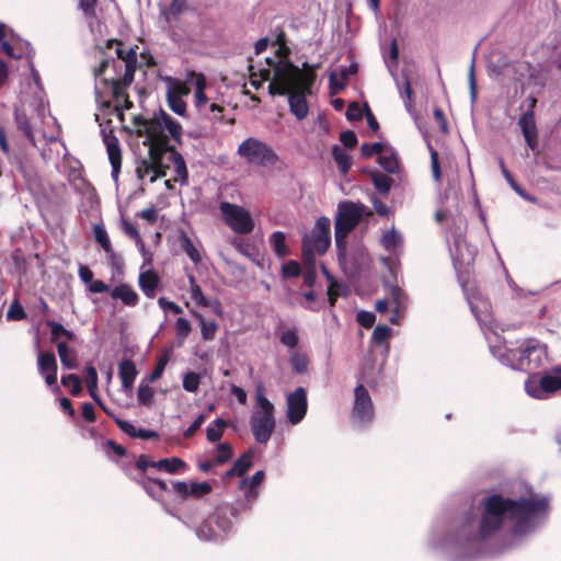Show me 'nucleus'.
Here are the masks:
<instances>
[{
    "label": "nucleus",
    "mask_w": 561,
    "mask_h": 561,
    "mask_svg": "<svg viewBox=\"0 0 561 561\" xmlns=\"http://www.w3.org/2000/svg\"><path fill=\"white\" fill-rule=\"evenodd\" d=\"M524 388L526 393L534 399H548L553 393L561 391V368H554L540 377L529 376Z\"/></svg>",
    "instance_id": "f8f14e48"
},
{
    "label": "nucleus",
    "mask_w": 561,
    "mask_h": 561,
    "mask_svg": "<svg viewBox=\"0 0 561 561\" xmlns=\"http://www.w3.org/2000/svg\"><path fill=\"white\" fill-rule=\"evenodd\" d=\"M331 221L328 217H320L309 234L302 238L304 264H312L316 256L327 252L331 243Z\"/></svg>",
    "instance_id": "1a4fd4ad"
},
{
    "label": "nucleus",
    "mask_w": 561,
    "mask_h": 561,
    "mask_svg": "<svg viewBox=\"0 0 561 561\" xmlns=\"http://www.w3.org/2000/svg\"><path fill=\"white\" fill-rule=\"evenodd\" d=\"M14 118H15V123H16L18 128L23 131L25 137L32 144H35L33 130H32V128H31V126H30V124L27 122L26 115L23 112H21L20 110L15 108V111H14Z\"/></svg>",
    "instance_id": "c9c22d12"
},
{
    "label": "nucleus",
    "mask_w": 561,
    "mask_h": 561,
    "mask_svg": "<svg viewBox=\"0 0 561 561\" xmlns=\"http://www.w3.org/2000/svg\"><path fill=\"white\" fill-rule=\"evenodd\" d=\"M523 136L538 135L535 122V113L533 110H527L518 119Z\"/></svg>",
    "instance_id": "c85d7f7f"
},
{
    "label": "nucleus",
    "mask_w": 561,
    "mask_h": 561,
    "mask_svg": "<svg viewBox=\"0 0 561 561\" xmlns=\"http://www.w3.org/2000/svg\"><path fill=\"white\" fill-rule=\"evenodd\" d=\"M255 409L250 417V427L256 443L266 444L275 430L274 404L265 397L261 387L255 393Z\"/></svg>",
    "instance_id": "6e6552de"
},
{
    "label": "nucleus",
    "mask_w": 561,
    "mask_h": 561,
    "mask_svg": "<svg viewBox=\"0 0 561 561\" xmlns=\"http://www.w3.org/2000/svg\"><path fill=\"white\" fill-rule=\"evenodd\" d=\"M471 311L476 316L478 322L482 327H493V316L491 312L490 302L482 297L481 294H473L472 297L468 298Z\"/></svg>",
    "instance_id": "dca6fc26"
},
{
    "label": "nucleus",
    "mask_w": 561,
    "mask_h": 561,
    "mask_svg": "<svg viewBox=\"0 0 561 561\" xmlns=\"http://www.w3.org/2000/svg\"><path fill=\"white\" fill-rule=\"evenodd\" d=\"M118 373L123 388L125 390L130 389L137 376L135 364L130 359L122 360L118 367Z\"/></svg>",
    "instance_id": "b1692460"
},
{
    "label": "nucleus",
    "mask_w": 561,
    "mask_h": 561,
    "mask_svg": "<svg viewBox=\"0 0 561 561\" xmlns=\"http://www.w3.org/2000/svg\"><path fill=\"white\" fill-rule=\"evenodd\" d=\"M476 254L477 249L467 244L463 239L457 238L455 240V251L453 253V259L456 268L469 266L473 262Z\"/></svg>",
    "instance_id": "f3484780"
},
{
    "label": "nucleus",
    "mask_w": 561,
    "mask_h": 561,
    "mask_svg": "<svg viewBox=\"0 0 561 561\" xmlns=\"http://www.w3.org/2000/svg\"><path fill=\"white\" fill-rule=\"evenodd\" d=\"M87 387L89 390L90 396L93 398V400L101 404V399L98 396V373L96 369L93 366L87 367Z\"/></svg>",
    "instance_id": "f704fd0d"
},
{
    "label": "nucleus",
    "mask_w": 561,
    "mask_h": 561,
    "mask_svg": "<svg viewBox=\"0 0 561 561\" xmlns=\"http://www.w3.org/2000/svg\"><path fill=\"white\" fill-rule=\"evenodd\" d=\"M188 280H190V285H191V288H190L191 298L202 307H209L210 301H209V299H207L204 296L202 288L199 285L196 284L195 278L193 276H190Z\"/></svg>",
    "instance_id": "58836bf2"
},
{
    "label": "nucleus",
    "mask_w": 561,
    "mask_h": 561,
    "mask_svg": "<svg viewBox=\"0 0 561 561\" xmlns=\"http://www.w3.org/2000/svg\"><path fill=\"white\" fill-rule=\"evenodd\" d=\"M345 295V286L335 282H331L328 286V297L331 306H334L339 296Z\"/></svg>",
    "instance_id": "864d4df0"
},
{
    "label": "nucleus",
    "mask_w": 561,
    "mask_h": 561,
    "mask_svg": "<svg viewBox=\"0 0 561 561\" xmlns=\"http://www.w3.org/2000/svg\"><path fill=\"white\" fill-rule=\"evenodd\" d=\"M211 491V485L208 482H192L190 484L188 496L201 497Z\"/></svg>",
    "instance_id": "603ef678"
},
{
    "label": "nucleus",
    "mask_w": 561,
    "mask_h": 561,
    "mask_svg": "<svg viewBox=\"0 0 561 561\" xmlns=\"http://www.w3.org/2000/svg\"><path fill=\"white\" fill-rule=\"evenodd\" d=\"M249 72L252 87L259 89L263 82L270 81L271 95H288L290 112L298 119L307 117L309 110L306 95L311 93L316 80L314 66L304 62L302 69H299L286 56L276 51L274 57L265 59L264 67L249 65Z\"/></svg>",
    "instance_id": "f03ea898"
},
{
    "label": "nucleus",
    "mask_w": 561,
    "mask_h": 561,
    "mask_svg": "<svg viewBox=\"0 0 561 561\" xmlns=\"http://www.w3.org/2000/svg\"><path fill=\"white\" fill-rule=\"evenodd\" d=\"M169 107L178 115L184 116L186 112V103L183 98H167Z\"/></svg>",
    "instance_id": "13d9d810"
},
{
    "label": "nucleus",
    "mask_w": 561,
    "mask_h": 561,
    "mask_svg": "<svg viewBox=\"0 0 561 561\" xmlns=\"http://www.w3.org/2000/svg\"><path fill=\"white\" fill-rule=\"evenodd\" d=\"M114 43L117 45L116 55L118 60L111 61L108 59H103L94 70V76L98 78L105 73L111 64L116 72L115 77L101 80L95 84L96 102L101 111V114H95V121L99 122L103 141L106 146L108 160L112 165V176L114 180H117L122 167V154L118 139L113 135V130L108 129L107 126L101 122V116L105 118L111 114H115L119 119H122L123 113L119 107L121 101L124 102L125 108H130L133 106V103L127 99L124 89L134 80L137 53L133 47H121L122 44L115 41H108L107 46L111 47Z\"/></svg>",
    "instance_id": "f257e3e1"
},
{
    "label": "nucleus",
    "mask_w": 561,
    "mask_h": 561,
    "mask_svg": "<svg viewBox=\"0 0 561 561\" xmlns=\"http://www.w3.org/2000/svg\"><path fill=\"white\" fill-rule=\"evenodd\" d=\"M388 300L390 306L397 310H405L408 306V297L401 288L398 286H391L389 288Z\"/></svg>",
    "instance_id": "7c9ffc66"
},
{
    "label": "nucleus",
    "mask_w": 561,
    "mask_h": 561,
    "mask_svg": "<svg viewBox=\"0 0 561 561\" xmlns=\"http://www.w3.org/2000/svg\"><path fill=\"white\" fill-rule=\"evenodd\" d=\"M240 156L248 164L262 168H272L278 162L276 151L263 140L249 137L244 139L237 149Z\"/></svg>",
    "instance_id": "9d476101"
},
{
    "label": "nucleus",
    "mask_w": 561,
    "mask_h": 561,
    "mask_svg": "<svg viewBox=\"0 0 561 561\" xmlns=\"http://www.w3.org/2000/svg\"><path fill=\"white\" fill-rule=\"evenodd\" d=\"M280 343L288 347L289 350H294L298 344V334L296 330L289 329L284 332H282L279 336Z\"/></svg>",
    "instance_id": "3c124183"
},
{
    "label": "nucleus",
    "mask_w": 561,
    "mask_h": 561,
    "mask_svg": "<svg viewBox=\"0 0 561 561\" xmlns=\"http://www.w3.org/2000/svg\"><path fill=\"white\" fill-rule=\"evenodd\" d=\"M26 318V312L24 311L23 306L20 304L18 299H15L9 307L7 311V319L10 321H19Z\"/></svg>",
    "instance_id": "49530a36"
},
{
    "label": "nucleus",
    "mask_w": 561,
    "mask_h": 561,
    "mask_svg": "<svg viewBox=\"0 0 561 561\" xmlns=\"http://www.w3.org/2000/svg\"><path fill=\"white\" fill-rule=\"evenodd\" d=\"M94 238L95 241L102 247L104 252L110 257H114V251L111 244L110 237L103 226L94 225Z\"/></svg>",
    "instance_id": "473e14b6"
},
{
    "label": "nucleus",
    "mask_w": 561,
    "mask_h": 561,
    "mask_svg": "<svg viewBox=\"0 0 561 561\" xmlns=\"http://www.w3.org/2000/svg\"><path fill=\"white\" fill-rule=\"evenodd\" d=\"M264 477H265L264 471H262V470L256 471L250 480L242 479V481L240 483V489H245L247 486H252V488L257 489V486L263 482Z\"/></svg>",
    "instance_id": "052dcab7"
},
{
    "label": "nucleus",
    "mask_w": 561,
    "mask_h": 561,
    "mask_svg": "<svg viewBox=\"0 0 561 561\" xmlns=\"http://www.w3.org/2000/svg\"><path fill=\"white\" fill-rule=\"evenodd\" d=\"M386 146L387 145L382 142L363 144L360 151L364 157H370L374 153H378L380 156Z\"/></svg>",
    "instance_id": "bf43d9fd"
},
{
    "label": "nucleus",
    "mask_w": 561,
    "mask_h": 561,
    "mask_svg": "<svg viewBox=\"0 0 561 561\" xmlns=\"http://www.w3.org/2000/svg\"><path fill=\"white\" fill-rule=\"evenodd\" d=\"M167 133L179 141L182 127L163 111L154 114L151 119H142L138 123V134L146 137L144 145L148 146V149L169 146Z\"/></svg>",
    "instance_id": "39448f33"
},
{
    "label": "nucleus",
    "mask_w": 561,
    "mask_h": 561,
    "mask_svg": "<svg viewBox=\"0 0 561 561\" xmlns=\"http://www.w3.org/2000/svg\"><path fill=\"white\" fill-rule=\"evenodd\" d=\"M468 83H469V90H470V99H471V102L474 103L476 99H477V83H476V77H474V57L472 58L471 65L469 67Z\"/></svg>",
    "instance_id": "680f3d73"
},
{
    "label": "nucleus",
    "mask_w": 561,
    "mask_h": 561,
    "mask_svg": "<svg viewBox=\"0 0 561 561\" xmlns=\"http://www.w3.org/2000/svg\"><path fill=\"white\" fill-rule=\"evenodd\" d=\"M154 390L147 383L141 382L138 387V403L141 405H151Z\"/></svg>",
    "instance_id": "a18cd8bd"
},
{
    "label": "nucleus",
    "mask_w": 561,
    "mask_h": 561,
    "mask_svg": "<svg viewBox=\"0 0 561 561\" xmlns=\"http://www.w3.org/2000/svg\"><path fill=\"white\" fill-rule=\"evenodd\" d=\"M380 167L388 173H396L399 170V161L394 151L387 145L378 158Z\"/></svg>",
    "instance_id": "a878e982"
},
{
    "label": "nucleus",
    "mask_w": 561,
    "mask_h": 561,
    "mask_svg": "<svg viewBox=\"0 0 561 561\" xmlns=\"http://www.w3.org/2000/svg\"><path fill=\"white\" fill-rule=\"evenodd\" d=\"M139 287L148 298H153L159 285V277L156 272L148 270L139 275Z\"/></svg>",
    "instance_id": "412c9836"
},
{
    "label": "nucleus",
    "mask_w": 561,
    "mask_h": 561,
    "mask_svg": "<svg viewBox=\"0 0 561 561\" xmlns=\"http://www.w3.org/2000/svg\"><path fill=\"white\" fill-rule=\"evenodd\" d=\"M287 417L290 424L300 423L307 412V394L304 388L298 387L287 394Z\"/></svg>",
    "instance_id": "2eb2a0df"
},
{
    "label": "nucleus",
    "mask_w": 561,
    "mask_h": 561,
    "mask_svg": "<svg viewBox=\"0 0 561 561\" xmlns=\"http://www.w3.org/2000/svg\"><path fill=\"white\" fill-rule=\"evenodd\" d=\"M187 0H171L170 4L161 8V16L167 24L176 21L186 10Z\"/></svg>",
    "instance_id": "4be33fe9"
},
{
    "label": "nucleus",
    "mask_w": 561,
    "mask_h": 561,
    "mask_svg": "<svg viewBox=\"0 0 561 561\" xmlns=\"http://www.w3.org/2000/svg\"><path fill=\"white\" fill-rule=\"evenodd\" d=\"M182 245H183L185 253L188 255V257L194 263H197L201 261V254H199L198 250L194 247V244L190 238L184 237L182 240Z\"/></svg>",
    "instance_id": "4d7b16f0"
},
{
    "label": "nucleus",
    "mask_w": 561,
    "mask_h": 561,
    "mask_svg": "<svg viewBox=\"0 0 561 561\" xmlns=\"http://www.w3.org/2000/svg\"><path fill=\"white\" fill-rule=\"evenodd\" d=\"M391 329L388 325H377L371 334V340L374 343L382 345L387 343L390 337Z\"/></svg>",
    "instance_id": "de8ad7c7"
},
{
    "label": "nucleus",
    "mask_w": 561,
    "mask_h": 561,
    "mask_svg": "<svg viewBox=\"0 0 561 561\" xmlns=\"http://www.w3.org/2000/svg\"><path fill=\"white\" fill-rule=\"evenodd\" d=\"M96 2L98 0H79V7L85 18L90 19L95 16Z\"/></svg>",
    "instance_id": "0e129e2a"
},
{
    "label": "nucleus",
    "mask_w": 561,
    "mask_h": 561,
    "mask_svg": "<svg viewBox=\"0 0 561 561\" xmlns=\"http://www.w3.org/2000/svg\"><path fill=\"white\" fill-rule=\"evenodd\" d=\"M171 168L175 173L173 181L186 184L188 178L186 163L183 157L171 146L148 149L147 156L136 162L138 179L142 180L148 176L151 183L158 178L165 176V170Z\"/></svg>",
    "instance_id": "20e7f679"
},
{
    "label": "nucleus",
    "mask_w": 561,
    "mask_h": 561,
    "mask_svg": "<svg viewBox=\"0 0 561 561\" xmlns=\"http://www.w3.org/2000/svg\"><path fill=\"white\" fill-rule=\"evenodd\" d=\"M12 36H13V31L8 28L4 23H0V47H1V50L5 55H8L12 58H20L21 56L16 55L14 53L13 47L8 42V37H12Z\"/></svg>",
    "instance_id": "72a5a7b5"
},
{
    "label": "nucleus",
    "mask_w": 561,
    "mask_h": 561,
    "mask_svg": "<svg viewBox=\"0 0 561 561\" xmlns=\"http://www.w3.org/2000/svg\"><path fill=\"white\" fill-rule=\"evenodd\" d=\"M252 455L251 453L242 455L239 459H237L231 467L226 472V477H233V476H242L252 466Z\"/></svg>",
    "instance_id": "c756f323"
},
{
    "label": "nucleus",
    "mask_w": 561,
    "mask_h": 561,
    "mask_svg": "<svg viewBox=\"0 0 561 561\" xmlns=\"http://www.w3.org/2000/svg\"><path fill=\"white\" fill-rule=\"evenodd\" d=\"M306 271L304 273V282L307 286L311 287L316 282V262L312 264H305Z\"/></svg>",
    "instance_id": "69168bd1"
},
{
    "label": "nucleus",
    "mask_w": 561,
    "mask_h": 561,
    "mask_svg": "<svg viewBox=\"0 0 561 561\" xmlns=\"http://www.w3.org/2000/svg\"><path fill=\"white\" fill-rule=\"evenodd\" d=\"M162 80L165 83L167 98H183L190 94V88L185 82L169 76Z\"/></svg>",
    "instance_id": "5701e85b"
},
{
    "label": "nucleus",
    "mask_w": 561,
    "mask_h": 561,
    "mask_svg": "<svg viewBox=\"0 0 561 561\" xmlns=\"http://www.w3.org/2000/svg\"><path fill=\"white\" fill-rule=\"evenodd\" d=\"M271 242L274 247V251L277 256L283 257L288 253V248L286 245L285 234L280 231H276L271 236Z\"/></svg>",
    "instance_id": "a19ab883"
},
{
    "label": "nucleus",
    "mask_w": 561,
    "mask_h": 561,
    "mask_svg": "<svg viewBox=\"0 0 561 561\" xmlns=\"http://www.w3.org/2000/svg\"><path fill=\"white\" fill-rule=\"evenodd\" d=\"M57 352L61 362V365L67 369H73L77 367V358L73 350L69 347L65 342L57 343Z\"/></svg>",
    "instance_id": "cd10ccee"
},
{
    "label": "nucleus",
    "mask_w": 561,
    "mask_h": 561,
    "mask_svg": "<svg viewBox=\"0 0 561 561\" xmlns=\"http://www.w3.org/2000/svg\"><path fill=\"white\" fill-rule=\"evenodd\" d=\"M232 455V447L227 443H220L217 446L216 461L218 463H225L231 459Z\"/></svg>",
    "instance_id": "6e6d98bb"
},
{
    "label": "nucleus",
    "mask_w": 561,
    "mask_h": 561,
    "mask_svg": "<svg viewBox=\"0 0 561 561\" xmlns=\"http://www.w3.org/2000/svg\"><path fill=\"white\" fill-rule=\"evenodd\" d=\"M381 247L389 253H397L402 249L403 236L394 227L382 232L380 237Z\"/></svg>",
    "instance_id": "6ab92c4d"
},
{
    "label": "nucleus",
    "mask_w": 561,
    "mask_h": 561,
    "mask_svg": "<svg viewBox=\"0 0 561 561\" xmlns=\"http://www.w3.org/2000/svg\"><path fill=\"white\" fill-rule=\"evenodd\" d=\"M201 375L194 371L186 373L183 376L182 386L187 392H197L201 383Z\"/></svg>",
    "instance_id": "c03bdc74"
},
{
    "label": "nucleus",
    "mask_w": 561,
    "mask_h": 561,
    "mask_svg": "<svg viewBox=\"0 0 561 561\" xmlns=\"http://www.w3.org/2000/svg\"><path fill=\"white\" fill-rule=\"evenodd\" d=\"M332 154L341 172L344 174L347 173L351 168V159L348 154L339 146L333 147Z\"/></svg>",
    "instance_id": "ea45409f"
},
{
    "label": "nucleus",
    "mask_w": 561,
    "mask_h": 561,
    "mask_svg": "<svg viewBox=\"0 0 561 561\" xmlns=\"http://www.w3.org/2000/svg\"><path fill=\"white\" fill-rule=\"evenodd\" d=\"M237 510L229 505H219L214 513L198 527L196 535L205 541L217 540L232 528V517Z\"/></svg>",
    "instance_id": "9b49d317"
},
{
    "label": "nucleus",
    "mask_w": 561,
    "mask_h": 561,
    "mask_svg": "<svg viewBox=\"0 0 561 561\" xmlns=\"http://www.w3.org/2000/svg\"><path fill=\"white\" fill-rule=\"evenodd\" d=\"M371 180L376 190H378L381 194H388L391 190L392 180L389 176L376 172L371 175Z\"/></svg>",
    "instance_id": "79ce46f5"
},
{
    "label": "nucleus",
    "mask_w": 561,
    "mask_h": 561,
    "mask_svg": "<svg viewBox=\"0 0 561 561\" xmlns=\"http://www.w3.org/2000/svg\"><path fill=\"white\" fill-rule=\"evenodd\" d=\"M516 344L518 357L510 358L506 353H503L501 348L496 347H491V353L499 362L513 369H534L541 365L546 351L537 340L529 339L517 341Z\"/></svg>",
    "instance_id": "0eeeda50"
},
{
    "label": "nucleus",
    "mask_w": 561,
    "mask_h": 561,
    "mask_svg": "<svg viewBox=\"0 0 561 561\" xmlns=\"http://www.w3.org/2000/svg\"><path fill=\"white\" fill-rule=\"evenodd\" d=\"M282 272L284 277H296L300 274V265L296 261H289L283 265Z\"/></svg>",
    "instance_id": "e2e57ef3"
},
{
    "label": "nucleus",
    "mask_w": 561,
    "mask_h": 561,
    "mask_svg": "<svg viewBox=\"0 0 561 561\" xmlns=\"http://www.w3.org/2000/svg\"><path fill=\"white\" fill-rule=\"evenodd\" d=\"M38 371L41 375L57 371L56 357L51 352L39 353L37 358Z\"/></svg>",
    "instance_id": "2f4dec72"
},
{
    "label": "nucleus",
    "mask_w": 561,
    "mask_h": 561,
    "mask_svg": "<svg viewBox=\"0 0 561 561\" xmlns=\"http://www.w3.org/2000/svg\"><path fill=\"white\" fill-rule=\"evenodd\" d=\"M227 423L222 419H216L213 425L206 428L207 439L211 443L219 440L224 434Z\"/></svg>",
    "instance_id": "4c0bfd02"
},
{
    "label": "nucleus",
    "mask_w": 561,
    "mask_h": 561,
    "mask_svg": "<svg viewBox=\"0 0 561 561\" xmlns=\"http://www.w3.org/2000/svg\"><path fill=\"white\" fill-rule=\"evenodd\" d=\"M185 467H186V463L178 457L164 458V459H160L157 462H152V468H156L158 470H163L168 473L180 472L181 470L185 469Z\"/></svg>",
    "instance_id": "bb28decb"
},
{
    "label": "nucleus",
    "mask_w": 561,
    "mask_h": 561,
    "mask_svg": "<svg viewBox=\"0 0 561 561\" xmlns=\"http://www.w3.org/2000/svg\"><path fill=\"white\" fill-rule=\"evenodd\" d=\"M196 317L199 319V322H201V331H202L203 340H205V341L213 340L218 330L217 323L215 321H206L198 313H196Z\"/></svg>",
    "instance_id": "37998d69"
},
{
    "label": "nucleus",
    "mask_w": 561,
    "mask_h": 561,
    "mask_svg": "<svg viewBox=\"0 0 561 561\" xmlns=\"http://www.w3.org/2000/svg\"><path fill=\"white\" fill-rule=\"evenodd\" d=\"M61 383L65 386V387H69L70 388V392L71 394L73 396H78L81 393L82 391V387H81V382H80V379L78 376L73 375V374H70V375H67V376H64L61 378Z\"/></svg>",
    "instance_id": "8fccbe9b"
},
{
    "label": "nucleus",
    "mask_w": 561,
    "mask_h": 561,
    "mask_svg": "<svg viewBox=\"0 0 561 561\" xmlns=\"http://www.w3.org/2000/svg\"><path fill=\"white\" fill-rule=\"evenodd\" d=\"M123 230L127 236H129L130 238H133L136 241V244L138 245L139 250L142 252V254H146L145 243L140 237V233L136 229V227H134L128 221H123Z\"/></svg>",
    "instance_id": "09e8293b"
},
{
    "label": "nucleus",
    "mask_w": 561,
    "mask_h": 561,
    "mask_svg": "<svg viewBox=\"0 0 561 561\" xmlns=\"http://www.w3.org/2000/svg\"><path fill=\"white\" fill-rule=\"evenodd\" d=\"M547 512L548 499L545 496L530 495L511 500L502 495H492L484 501L479 534L467 536V530L463 529L457 541H461L463 536L469 545H473L478 539H485L501 527L505 518L512 522L515 535H523L541 524Z\"/></svg>",
    "instance_id": "7ed1b4c3"
},
{
    "label": "nucleus",
    "mask_w": 561,
    "mask_h": 561,
    "mask_svg": "<svg viewBox=\"0 0 561 561\" xmlns=\"http://www.w3.org/2000/svg\"><path fill=\"white\" fill-rule=\"evenodd\" d=\"M289 362L293 369L298 374H304L308 369V357L300 352H290Z\"/></svg>",
    "instance_id": "e433bc0d"
},
{
    "label": "nucleus",
    "mask_w": 561,
    "mask_h": 561,
    "mask_svg": "<svg viewBox=\"0 0 561 561\" xmlns=\"http://www.w3.org/2000/svg\"><path fill=\"white\" fill-rule=\"evenodd\" d=\"M176 336L181 341H184L191 333L192 325L185 318H179L175 322Z\"/></svg>",
    "instance_id": "5fc2aeb1"
},
{
    "label": "nucleus",
    "mask_w": 561,
    "mask_h": 561,
    "mask_svg": "<svg viewBox=\"0 0 561 561\" xmlns=\"http://www.w3.org/2000/svg\"><path fill=\"white\" fill-rule=\"evenodd\" d=\"M187 81H191L196 87L195 92V106L198 110H202L203 106H206L207 104V98L204 93V89L206 87V79L202 73H194L192 72L190 77L187 78Z\"/></svg>",
    "instance_id": "393cba45"
},
{
    "label": "nucleus",
    "mask_w": 561,
    "mask_h": 561,
    "mask_svg": "<svg viewBox=\"0 0 561 561\" xmlns=\"http://www.w3.org/2000/svg\"><path fill=\"white\" fill-rule=\"evenodd\" d=\"M376 317L373 312L360 311L357 314V321L365 328H370L375 323Z\"/></svg>",
    "instance_id": "338daca9"
},
{
    "label": "nucleus",
    "mask_w": 561,
    "mask_h": 561,
    "mask_svg": "<svg viewBox=\"0 0 561 561\" xmlns=\"http://www.w3.org/2000/svg\"><path fill=\"white\" fill-rule=\"evenodd\" d=\"M371 210L360 203L343 202L337 206L334 222L335 247L339 259L345 255L347 234L358 225L364 216H371Z\"/></svg>",
    "instance_id": "423d86ee"
},
{
    "label": "nucleus",
    "mask_w": 561,
    "mask_h": 561,
    "mask_svg": "<svg viewBox=\"0 0 561 561\" xmlns=\"http://www.w3.org/2000/svg\"><path fill=\"white\" fill-rule=\"evenodd\" d=\"M113 299H119L125 306L135 307L138 304V294L127 284H121L111 290Z\"/></svg>",
    "instance_id": "aec40b11"
},
{
    "label": "nucleus",
    "mask_w": 561,
    "mask_h": 561,
    "mask_svg": "<svg viewBox=\"0 0 561 561\" xmlns=\"http://www.w3.org/2000/svg\"><path fill=\"white\" fill-rule=\"evenodd\" d=\"M219 210L222 221L234 233L249 234L254 230V219L244 207L229 202H221L219 204Z\"/></svg>",
    "instance_id": "ddd939ff"
},
{
    "label": "nucleus",
    "mask_w": 561,
    "mask_h": 561,
    "mask_svg": "<svg viewBox=\"0 0 561 561\" xmlns=\"http://www.w3.org/2000/svg\"><path fill=\"white\" fill-rule=\"evenodd\" d=\"M340 140L343 144V146L352 148L357 142V137L354 131L352 130H345L341 134Z\"/></svg>",
    "instance_id": "774afa93"
},
{
    "label": "nucleus",
    "mask_w": 561,
    "mask_h": 561,
    "mask_svg": "<svg viewBox=\"0 0 561 561\" xmlns=\"http://www.w3.org/2000/svg\"><path fill=\"white\" fill-rule=\"evenodd\" d=\"M357 72V65L353 64L350 67H342L339 72L332 71L330 73V88L333 93L342 91L347 82L350 76Z\"/></svg>",
    "instance_id": "a211bd4d"
},
{
    "label": "nucleus",
    "mask_w": 561,
    "mask_h": 561,
    "mask_svg": "<svg viewBox=\"0 0 561 561\" xmlns=\"http://www.w3.org/2000/svg\"><path fill=\"white\" fill-rule=\"evenodd\" d=\"M352 416L358 425H366L373 421L374 405L367 389L358 385L355 388V401Z\"/></svg>",
    "instance_id": "4468645a"
}]
</instances>
